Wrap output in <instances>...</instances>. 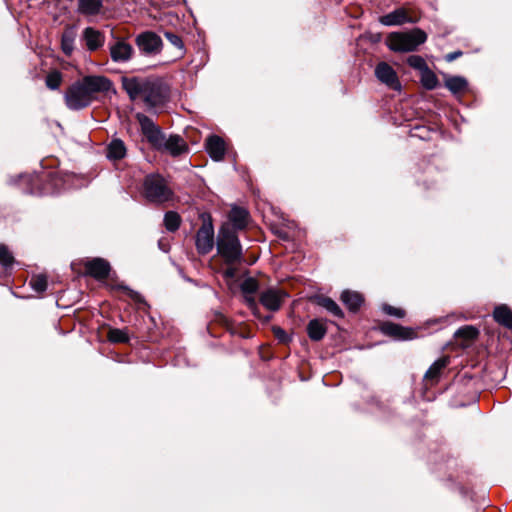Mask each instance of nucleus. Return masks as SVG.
Listing matches in <instances>:
<instances>
[{
  "mask_svg": "<svg viewBox=\"0 0 512 512\" xmlns=\"http://www.w3.org/2000/svg\"><path fill=\"white\" fill-rule=\"evenodd\" d=\"M274 334L276 336V338L281 341V342H286L287 339H288V336L287 334L285 333V331L279 327L277 328H274Z\"/></svg>",
  "mask_w": 512,
  "mask_h": 512,
  "instance_id": "nucleus-44",
  "label": "nucleus"
},
{
  "mask_svg": "<svg viewBox=\"0 0 512 512\" xmlns=\"http://www.w3.org/2000/svg\"><path fill=\"white\" fill-rule=\"evenodd\" d=\"M82 40L89 51H95L103 46L105 37L93 27H87L82 33Z\"/></svg>",
  "mask_w": 512,
  "mask_h": 512,
  "instance_id": "nucleus-16",
  "label": "nucleus"
},
{
  "mask_svg": "<svg viewBox=\"0 0 512 512\" xmlns=\"http://www.w3.org/2000/svg\"><path fill=\"white\" fill-rule=\"evenodd\" d=\"M493 317L496 322L504 327L512 328V311L508 306L500 305L495 307Z\"/></svg>",
  "mask_w": 512,
  "mask_h": 512,
  "instance_id": "nucleus-25",
  "label": "nucleus"
},
{
  "mask_svg": "<svg viewBox=\"0 0 512 512\" xmlns=\"http://www.w3.org/2000/svg\"><path fill=\"white\" fill-rule=\"evenodd\" d=\"M126 155V146L120 139H113L107 147V157L110 160H120Z\"/></svg>",
  "mask_w": 512,
  "mask_h": 512,
  "instance_id": "nucleus-26",
  "label": "nucleus"
},
{
  "mask_svg": "<svg viewBox=\"0 0 512 512\" xmlns=\"http://www.w3.org/2000/svg\"><path fill=\"white\" fill-rule=\"evenodd\" d=\"M205 147L207 153L213 160L220 161L224 158L226 146L221 137L217 135L209 136L206 139Z\"/></svg>",
  "mask_w": 512,
  "mask_h": 512,
  "instance_id": "nucleus-15",
  "label": "nucleus"
},
{
  "mask_svg": "<svg viewBox=\"0 0 512 512\" xmlns=\"http://www.w3.org/2000/svg\"><path fill=\"white\" fill-rule=\"evenodd\" d=\"M144 91L140 99H142L147 106L154 107L161 101L160 88L155 82L146 80Z\"/></svg>",
  "mask_w": 512,
  "mask_h": 512,
  "instance_id": "nucleus-20",
  "label": "nucleus"
},
{
  "mask_svg": "<svg viewBox=\"0 0 512 512\" xmlns=\"http://www.w3.org/2000/svg\"><path fill=\"white\" fill-rule=\"evenodd\" d=\"M108 339L113 343H126L129 340L127 330L113 328L108 332Z\"/></svg>",
  "mask_w": 512,
  "mask_h": 512,
  "instance_id": "nucleus-32",
  "label": "nucleus"
},
{
  "mask_svg": "<svg viewBox=\"0 0 512 512\" xmlns=\"http://www.w3.org/2000/svg\"><path fill=\"white\" fill-rule=\"evenodd\" d=\"M102 6V0H78V11L83 15H96Z\"/></svg>",
  "mask_w": 512,
  "mask_h": 512,
  "instance_id": "nucleus-27",
  "label": "nucleus"
},
{
  "mask_svg": "<svg viewBox=\"0 0 512 512\" xmlns=\"http://www.w3.org/2000/svg\"><path fill=\"white\" fill-rule=\"evenodd\" d=\"M244 301L248 305V307L253 311L255 314L258 310V306L254 297V294H243Z\"/></svg>",
  "mask_w": 512,
  "mask_h": 512,
  "instance_id": "nucleus-42",
  "label": "nucleus"
},
{
  "mask_svg": "<svg viewBox=\"0 0 512 512\" xmlns=\"http://www.w3.org/2000/svg\"><path fill=\"white\" fill-rule=\"evenodd\" d=\"M202 225L196 233L195 245L199 254L206 255L212 251L216 241L210 215L202 214Z\"/></svg>",
  "mask_w": 512,
  "mask_h": 512,
  "instance_id": "nucleus-4",
  "label": "nucleus"
},
{
  "mask_svg": "<svg viewBox=\"0 0 512 512\" xmlns=\"http://www.w3.org/2000/svg\"><path fill=\"white\" fill-rule=\"evenodd\" d=\"M407 63L410 67L420 71V73L428 67L423 57L419 55H411L407 59Z\"/></svg>",
  "mask_w": 512,
  "mask_h": 512,
  "instance_id": "nucleus-38",
  "label": "nucleus"
},
{
  "mask_svg": "<svg viewBox=\"0 0 512 512\" xmlns=\"http://www.w3.org/2000/svg\"><path fill=\"white\" fill-rule=\"evenodd\" d=\"M218 255L227 265L240 264L243 261L242 245L238 234L230 224H223L216 237Z\"/></svg>",
  "mask_w": 512,
  "mask_h": 512,
  "instance_id": "nucleus-1",
  "label": "nucleus"
},
{
  "mask_svg": "<svg viewBox=\"0 0 512 512\" xmlns=\"http://www.w3.org/2000/svg\"><path fill=\"white\" fill-rule=\"evenodd\" d=\"M228 218L229 222L227 224H230L237 233L247 226L249 213L244 208L234 206L231 208Z\"/></svg>",
  "mask_w": 512,
  "mask_h": 512,
  "instance_id": "nucleus-17",
  "label": "nucleus"
},
{
  "mask_svg": "<svg viewBox=\"0 0 512 512\" xmlns=\"http://www.w3.org/2000/svg\"><path fill=\"white\" fill-rule=\"evenodd\" d=\"M181 224V217L177 212L168 211L164 216V225L166 229L170 232H175L178 230Z\"/></svg>",
  "mask_w": 512,
  "mask_h": 512,
  "instance_id": "nucleus-31",
  "label": "nucleus"
},
{
  "mask_svg": "<svg viewBox=\"0 0 512 512\" xmlns=\"http://www.w3.org/2000/svg\"><path fill=\"white\" fill-rule=\"evenodd\" d=\"M287 294L279 289H268L261 293V304L270 311H277L280 309Z\"/></svg>",
  "mask_w": 512,
  "mask_h": 512,
  "instance_id": "nucleus-10",
  "label": "nucleus"
},
{
  "mask_svg": "<svg viewBox=\"0 0 512 512\" xmlns=\"http://www.w3.org/2000/svg\"><path fill=\"white\" fill-rule=\"evenodd\" d=\"M420 80L423 87L427 90H433L439 84L436 74L429 67L420 73Z\"/></svg>",
  "mask_w": 512,
  "mask_h": 512,
  "instance_id": "nucleus-29",
  "label": "nucleus"
},
{
  "mask_svg": "<svg viewBox=\"0 0 512 512\" xmlns=\"http://www.w3.org/2000/svg\"><path fill=\"white\" fill-rule=\"evenodd\" d=\"M446 88L454 95L464 92L468 87L467 80L462 76H451L445 80Z\"/></svg>",
  "mask_w": 512,
  "mask_h": 512,
  "instance_id": "nucleus-28",
  "label": "nucleus"
},
{
  "mask_svg": "<svg viewBox=\"0 0 512 512\" xmlns=\"http://www.w3.org/2000/svg\"><path fill=\"white\" fill-rule=\"evenodd\" d=\"M85 271L97 280L105 279L110 272V265L102 258H95L85 263Z\"/></svg>",
  "mask_w": 512,
  "mask_h": 512,
  "instance_id": "nucleus-11",
  "label": "nucleus"
},
{
  "mask_svg": "<svg viewBox=\"0 0 512 512\" xmlns=\"http://www.w3.org/2000/svg\"><path fill=\"white\" fill-rule=\"evenodd\" d=\"M62 82L61 73L58 71H53L49 73L46 77V86L51 90H56L60 87Z\"/></svg>",
  "mask_w": 512,
  "mask_h": 512,
  "instance_id": "nucleus-37",
  "label": "nucleus"
},
{
  "mask_svg": "<svg viewBox=\"0 0 512 512\" xmlns=\"http://www.w3.org/2000/svg\"><path fill=\"white\" fill-rule=\"evenodd\" d=\"M327 332L326 325L319 319L311 320L307 325V333L311 340L320 341Z\"/></svg>",
  "mask_w": 512,
  "mask_h": 512,
  "instance_id": "nucleus-24",
  "label": "nucleus"
},
{
  "mask_svg": "<svg viewBox=\"0 0 512 512\" xmlns=\"http://www.w3.org/2000/svg\"><path fill=\"white\" fill-rule=\"evenodd\" d=\"M136 44L139 50L146 55H156L162 49V40L154 32H143L136 38Z\"/></svg>",
  "mask_w": 512,
  "mask_h": 512,
  "instance_id": "nucleus-7",
  "label": "nucleus"
},
{
  "mask_svg": "<svg viewBox=\"0 0 512 512\" xmlns=\"http://www.w3.org/2000/svg\"><path fill=\"white\" fill-rule=\"evenodd\" d=\"M147 79H140L136 77L122 79L123 89L129 95L132 101L140 99L142 92H145V85Z\"/></svg>",
  "mask_w": 512,
  "mask_h": 512,
  "instance_id": "nucleus-14",
  "label": "nucleus"
},
{
  "mask_svg": "<svg viewBox=\"0 0 512 512\" xmlns=\"http://www.w3.org/2000/svg\"><path fill=\"white\" fill-rule=\"evenodd\" d=\"M382 310L390 316L396 317V318H403L405 316V311L401 308H396L388 304H384L382 306Z\"/></svg>",
  "mask_w": 512,
  "mask_h": 512,
  "instance_id": "nucleus-41",
  "label": "nucleus"
},
{
  "mask_svg": "<svg viewBox=\"0 0 512 512\" xmlns=\"http://www.w3.org/2000/svg\"><path fill=\"white\" fill-rule=\"evenodd\" d=\"M381 331L386 335L400 340L412 339L415 334L412 329L404 328L392 322L383 323L381 326Z\"/></svg>",
  "mask_w": 512,
  "mask_h": 512,
  "instance_id": "nucleus-18",
  "label": "nucleus"
},
{
  "mask_svg": "<svg viewBox=\"0 0 512 512\" xmlns=\"http://www.w3.org/2000/svg\"><path fill=\"white\" fill-rule=\"evenodd\" d=\"M478 334V329L470 325L461 327L455 332L456 337L464 338L466 340H473L477 338Z\"/></svg>",
  "mask_w": 512,
  "mask_h": 512,
  "instance_id": "nucleus-33",
  "label": "nucleus"
},
{
  "mask_svg": "<svg viewBox=\"0 0 512 512\" xmlns=\"http://www.w3.org/2000/svg\"><path fill=\"white\" fill-rule=\"evenodd\" d=\"M30 286L31 288L38 292L42 293L47 289V278L44 275H36L33 276L30 280Z\"/></svg>",
  "mask_w": 512,
  "mask_h": 512,
  "instance_id": "nucleus-35",
  "label": "nucleus"
},
{
  "mask_svg": "<svg viewBox=\"0 0 512 512\" xmlns=\"http://www.w3.org/2000/svg\"><path fill=\"white\" fill-rule=\"evenodd\" d=\"M133 47L124 40H118L110 46L111 59L116 63L127 62L133 55Z\"/></svg>",
  "mask_w": 512,
  "mask_h": 512,
  "instance_id": "nucleus-12",
  "label": "nucleus"
},
{
  "mask_svg": "<svg viewBox=\"0 0 512 512\" xmlns=\"http://www.w3.org/2000/svg\"><path fill=\"white\" fill-rule=\"evenodd\" d=\"M460 55H462L461 51H456V52H453V53H449V54L446 55V60L447 61H453L456 58H458Z\"/></svg>",
  "mask_w": 512,
  "mask_h": 512,
  "instance_id": "nucleus-45",
  "label": "nucleus"
},
{
  "mask_svg": "<svg viewBox=\"0 0 512 512\" xmlns=\"http://www.w3.org/2000/svg\"><path fill=\"white\" fill-rule=\"evenodd\" d=\"M136 119L140 124L141 132L155 149H161V145L164 143L165 134L162 130L143 113H137Z\"/></svg>",
  "mask_w": 512,
  "mask_h": 512,
  "instance_id": "nucleus-6",
  "label": "nucleus"
},
{
  "mask_svg": "<svg viewBox=\"0 0 512 512\" xmlns=\"http://www.w3.org/2000/svg\"><path fill=\"white\" fill-rule=\"evenodd\" d=\"M160 150L167 151L173 157L179 156L188 151V146L184 139L179 135H170L164 137Z\"/></svg>",
  "mask_w": 512,
  "mask_h": 512,
  "instance_id": "nucleus-13",
  "label": "nucleus"
},
{
  "mask_svg": "<svg viewBox=\"0 0 512 512\" xmlns=\"http://www.w3.org/2000/svg\"><path fill=\"white\" fill-rule=\"evenodd\" d=\"M258 282L255 278L249 277L243 280L240 285L243 294H255L258 290Z\"/></svg>",
  "mask_w": 512,
  "mask_h": 512,
  "instance_id": "nucleus-36",
  "label": "nucleus"
},
{
  "mask_svg": "<svg viewBox=\"0 0 512 512\" xmlns=\"http://www.w3.org/2000/svg\"><path fill=\"white\" fill-rule=\"evenodd\" d=\"M164 36L166 37V39L176 48H178L179 50H183L184 48V43L182 41V39L180 38V36H178L177 34L173 33V32H165L164 33Z\"/></svg>",
  "mask_w": 512,
  "mask_h": 512,
  "instance_id": "nucleus-40",
  "label": "nucleus"
},
{
  "mask_svg": "<svg viewBox=\"0 0 512 512\" xmlns=\"http://www.w3.org/2000/svg\"><path fill=\"white\" fill-rule=\"evenodd\" d=\"M377 79L392 90L399 91L401 84L396 71L386 62H380L375 68Z\"/></svg>",
  "mask_w": 512,
  "mask_h": 512,
  "instance_id": "nucleus-8",
  "label": "nucleus"
},
{
  "mask_svg": "<svg viewBox=\"0 0 512 512\" xmlns=\"http://www.w3.org/2000/svg\"><path fill=\"white\" fill-rule=\"evenodd\" d=\"M117 288L123 290L136 303L146 305V302L140 293L125 285H118Z\"/></svg>",
  "mask_w": 512,
  "mask_h": 512,
  "instance_id": "nucleus-39",
  "label": "nucleus"
},
{
  "mask_svg": "<svg viewBox=\"0 0 512 512\" xmlns=\"http://www.w3.org/2000/svg\"><path fill=\"white\" fill-rule=\"evenodd\" d=\"M77 32L74 26H68L64 29L61 36V48L65 55L70 56L74 51V44Z\"/></svg>",
  "mask_w": 512,
  "mask_h": 512,
  "instance_id": "nucleus-21",
  "label": "nucleus"
},
{
  "mask_svg": "<svg viewBox=\"0 0 512 512\" xmlns=\"http://www.w3.org/2000/svg\"><path fill=\"white\" fill-rule=\"evenodd\" d=\"M229 267L223 271V277L227 280L233 279L236 276V268L234 265H228Z\"/></svg>",
  "mask_w": 512,
  "mask_h": 512,
  "instance_id": "nucleus-43",
  "label": "nucleus"
},
{
  "mask_svg": "<svg viewBox=\"0 0 512 512\" xmlns=\"http://www.w3.org/2000/svg\"><path fill=\"white\" fill-rule=\"evenodd\" d=\"M427 40L426 33L415 28L409 32H393L387 38V45L395 52H411Z\"/></svg>",
  "mask_w": 512,
  "mask_h": 512,
  "instance_id": "nucleus-2",
  "label": "nucleus"
},
{
  "mask_svg": "<svg viewBox=\"0 0 512 512\" xmlns=\"http://www.w3.org/2000/svg\"><path fill=\"white\" fill-rule=\"evenodd\" d=\"M173 191L159 174H149L143 181V196L154 204H162L173 198Z\"/></svg>",
  "mask_w": 512,
  "mask_h": 512,
  "instance_id": "nucleus-3",
  "label": "nucleus"
},
{
  "mask_svg": "<svg viewBox=\"0 0 512 512\" xmlns=\"http://www.w3.org/2000/svg\"><path fill=\"white\" fill-rule=\"evenodd\" d=\"M66 106L70 110H81L91 104L93 101L89 92L81 81L73 83L64 95Z\"/></svg>",
  "mask_w": 512,
  "mask_h": 512,
  "instance_id": "nucleus-5",
  "label": "nucleus"
},
{
  "mask_svg": "<svg viewBox=\"0 0 512 512\" xmlns=\"http://www.w3.org/2000/svg\"><path fill=\"white\" fill-rule=\"evenodd\" d=\"M0 264L5 269L11 268L14 264V257L5 245H0Z\"/></svg>",
  "mask_w": 512,
  "mask_h": 512,
  "instance_id": "nucleus-34",
  "label": "nucleus"
},
{
  "mask_svg": "<svg viewBox=\"0 0 512 512\" xmlns=\"http://www.w3.org/2000/svg\"><path fill=\"white\" fill-rule=\"evenodd\" d=\"M380 23L385 26H397L412 22L404 8H398L380 17Z\"/></svg>",
  "mask_w": 512,
  "mask_h": 512,
  "instance_id": "nucleus-19",
  "label": "nucleus"
},
{
  "mask_svg": "<svg viewBox=\"0 0 512 512\" xmlns=\"http://www.w3.org/2000/svg\"><path fill=\"white\" fill-rule=\"evenodd\" d=\"M318 304L336 317L342 318L344 316L339 305L329 297H320L318 299Z\"/></svg>",
  "mask_w": 512,
  "mask_h": 512,
  "instance_id": "nucleus-30",
  "label": "nucleus"
},
{
  "mask_svg": "<svg viewBox=\"0 0 512 512\" xmlns=\"http://www.w3.org/2000/svg\"><path fill=\"white\" fill-rule=\"evenodd\" d=\"M341 300L350 311H357L362 305L364 299L362 295L355 291L345 290L341 294Z\"/></svg>",
  "mask_w": 512,
  "mask_h": 512,
  "instance_id": "nucleus-23",
  "label": "nucleus"
},
{
  "mask_svg": "<svg viewBox=\"0 0 512 512\" xmlns=\"http://www.w3.org/2000/svg\"><path fill=\"white\" fill-rule=\"evenodd\" d=\"M449 358L448 357H442L438 360H436L426 371L424 375V379L427 382H430L431 384H434L437 382L441 371L448 365Z\"/></svg>",
  "mask_w": 512,
  "mask_h": 512,
  "instance_id": "nucleus-22",
  "label": "nucleus"
},
{
  "mask_svg": "<svg viewBox=\"0 0 512 512\" xmlns=\"http://www.w3.org/2000/svg\"><path fill=\"white\" fill-rule=\"evenodd\" d=\"M89 92L92 100L97 93L108 92L112 88V82L105 76H85L80 80Z\"/></svg>",
  "mask_w": 512,
  "mask_h": 512,
  "instance_id": "nucleus-9",
  "label": "nucleus"
}]
</instances>
